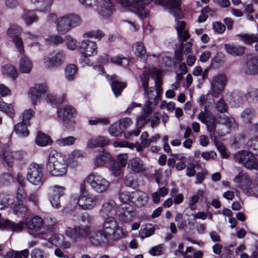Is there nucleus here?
Returning a JSON list of instances; mask_svg holds the SVG:
<instances>
[{
  "mask_svg": "<svg viewBox=\"0 0 258 258\" xmlns=\"http://www.w3.org/2000/svg\"><path fill=\"white\" fill-rule=\"evenodd\" d=\"M198 118L203 123L215 122L214 116L209 111H201L198 115Z\"/></svg>",
  "mask_w": 258,
  "mask_h": 258,
  "instance_id": "nucleus-44",
  "label": "nucleus"
},
{
  "mask_svg": "<svg viewBox=\"0 0 258 258\" xmlns=\"http://www.w3.org/2000/svg\"><path fill=\"white\" fill-rule=\"evenodd\" d=\"M42 171V165L34 163L31 164L27 169V179L32 184L41 185L44 181Z\"/></svg>",
  "mask_w": 258,
  "mask_h": 258,
  "instance_id": "nucleus-5",
  "label": "nucleus"
},
{
  "mask_svg": "<svg viewBox=\"0 0 258 258\" xmlns=\"http://www.w3.org/2000/svg\"><path fill=\"white\" fill-rule=\"evenodd\" d=\"M19 63V69L23 74L30 73L33 69V64L32 60L26 55L22 54Z\"/></svg>",
  "mask_w": 258,
  "mask_h": 258,
  "instance_id": "nucleus-23",
  "label": "nucleus"
},
{
  "mask_svg": "<svg viewBox=\"0 0 258 258\" xmlns=\"http://www.w3.org/2000/svg\"><path fill=\"white\" fill-rule=\"evenodd\" d=\"M127 235V232H124L123 231V229L121 227L118 226V225H116V227H115V230H114V232L112 234V235H111L109 237H111L113 238L114 239H118L120 238H122L125 236H126Z\"/></svg>",
  "mask_w": 258,
  "mask_h": 258,
  "instance_id": "nucleus-57",
  "label": "nucleus"
},
{
  "mask_svg": "<svg viewBox=\"0 0 258 258\" xmlns=\"http://www.w3.org/2000/svg\"><path fill=\"white\" fill-rule=\"evenodd\" d=\"M122 211L119 214L120 221L127 223L130 222L135 217L136 212L132 206L124 207L121 209Z\"/></svg>",
  "mask_w": 258,
  "mask_h": 258,
  "instance_id": "nucleus-26",
  "label": "nucleus"
},
{
  "mask_svg": "<svg viewBox=\"0 0 258 258\" xmlns=\"http://www.w3.org/2000/svg\"><path fill=\"white\" fill-rule=\"evenodd\" d=\"M109 134L113 137H118L122 133V131L117 122L111 125L108 130Z\"/></svg>",
  "mask_w": 258,
  "mask_h": 258,
  "instance_id": "nucleus-54",
  "label": "nucleus"
},
{
  "mask_svg": "<svg viewBox=\"0 0 258 258\" xmlns=\"http://www.w3.org/2000/svg\"><path fill=\"white\" fill-rule=\"evenodd\" d=\"M79 50L82 54L92 56L97 52L96 43L89 40H85L80 43Z\"/></svg>",
  "mask_w": 258,
  "mask_h": 258,
  "instance_id": "nucleus-15",
  "label": "nucleus"
},
{
  "mask_svg": "<svg viewBox=\"0 0 258 258\" xmlns=\"http://www.w3.org/2000/svg\"><path fill=\"white\" fill-rule=\"evenodd\" d=\"M112 90L115 96L118 97L121 94L123 89L126 87L124 83L119 82L116 77L111 78V82L110 83Z\"/></svg>",
  "mask_w": 258,
  "mask_h": 258,
  "instance_id": "nucleus-33",
  "label": "nucleus"
},
{
  "mask_svg": "<svg viewBox=\"0 0 258 258\" xmlns=\"http://www.w3.org/2000/svg\"><path fill=\"white\" fill-rule=\"evenodd\" d=\"M104 36V33L100 30H92L84 34V36L86 37H94L98 39H100Z\"/></svg>",
  "mask_w": 258,
  "mask_h": 258,
  "instance_id": "nucleus-58",
  "label": "nucleus"
},
{
  "mask_svg": "<svg viewBox=\"0 0 258 258\" xmlns=\"http://www.w3.org/2000/svg\"><path fill=\"white\" fill-rule=\"evenodd\" d=\"M78 71L77 67L74 64L68 65L65 69V76L68 80L74 79Z\"/></svg>",
  "mask_w": 258,
  "mask_h": 258,
  "instance_id": "nucleus-46",
  "label": "nucleus"
},
{
  "mask_svg": "<svg viewBox=\"0 0 258 258\" xmlns=\"http://www.w3.org/2000/svg\"><path fill=\"white\" fill-rule=\"evenodd\" d=\"M220 120L221 123L225 124L229 129H235L237 127V124L234 119L231 117H228L225 115L220 116Z\"/></svg>",
  "mask_w": 258,
  "mask_h": 258,
  "instance_id": "nucleus-43",
  "label": "nucleus"
},
{
  "mask_svg": "<svg viewBox=\"0 0 258 258\" xmlns=\"http://www.w3.org/2000/svg\"><path fill=\"white\" fill-rule=\"evenodd\" d=\"M185 26L186 23L184 21H177L176 28L180 42L185 41L189 37L188 31L185 30Z\"/></svg>",
  "mask_w": 258,
  "mask_h": 258,
  "instance_id": "nucleus-28",
  "label": "nucleus"
},
{
  "mask_svg": "<svg viewBox=\"0 0 258 258\" xmlns=\"http://www.w3.org/2000/svg\"><path fill=\"white\" fill-rule=\"evenodd\" d=\"M119 199L120 201L124 204H127L129 202L132 203V192H121L119 195Z\"/></svg>",
  "mask_w": 258,
  "mask_h": 258,
  "instance_id": "nucleus-55",
  "label": "nucleus"
},
{
  "mask_svg": "<svg viewBox=\"0 0 258 258\" xmlns=\"http://www.w3.org/2000/svg\"><path fill=\"white\" fill-rule=\"evenodd\" d=\"M91 233L90 226L81 224L75 226L73 228L68 227L65 232L68 237L75 241L78 239H87L89 238Z\"/></svg>",
  "mask_w": 258,
  "mask_h": 258,
  "instance_id": "nucleus-4",
  "label": "nucleus"
},
{
  "mask_svg": "<svg viewBox=\"0 0 258 258\" xmlns=\"http://www.w3.org/2000/svg\"><path fill=\"white\" fill-rule=\"evenodd\" d=\"M164 245L163 244L154 246L151 248L149 253L153 256H158L162 254L163 253V248Z\"/></svg>",
  "mask_w": 258,
  "mask_h": 258,
  "instance_id": "nucleus-59",
  "label": "nucleus"
},
{
  "mask_svg": "<svg viewBox=\"0 0 258 258\" xmlns=\"http://www.w3.org/2000/svg\"><path fill=\"white\" fill-rule=\"evenodd\" d=\"M114 7L110 0H102L99 13L103 17L107 18L111 16Z\"/></svg>",
  "mask_w": 258,
  "mask_h": 258,
  "instance_id": "nucleus-27",
  "label": "nucleus"
},
{
  "mask_svg": "<svg viewBox=\"0 0 258 258\" xmlns=\"http://www.w3.org/2000/svg\"><path fill=\"white\" fill-rule=\"evenodd\" d=\"M28 124H26L23 122L18 123L15 126V131L17 135L20 137H27L29 135V131L27 129Z\"/></svg>",
  "mask_w": 258,
  "mask_h": 258,
  "instance_id": "nucleus-41",
  "label": "nucleus"
},
{
  "mask_svg": "<svg viewBox=\"0 0 258 258\" xmlns=\"http://www.w3.org/2000/svg\"><path fill=\"white\" fill-rule=\"evenodd\" d=\"M148 199L146 194L142 191L132 192V203L137 207L146 205L148 202Z\"/></svg>",
  "mask_w": 258,
  "mask_h": 258,
  "instance_id": "nucleus-24",
  "label": "nucleus"
},
{
  "mask_svg": "<svg viewBox=\"0 0 258 258\" xmlns=\"http://www.w3.org/2000/svg\"><path fill=\"white\" fill-rule=\"evenodd\" d=\"M34 111L32 109H29L25 110L22 114V121L26 124L30 125L29 121L33 116Z\"/></svg>",
  "mask_w": 258,
  "mask_h": 258,
  "instance_id": "nucleus-60",
  "label": "nucleus"
},
{
  "mask_svg": "<svg viewBox=\"0 0 258 258\" xmlns=\"http://www.w3.org/2000/svg\"><path fill=\"white\" fill-rule=\"evenodd\" d=\"M142 82V86L144 91L145 96L148 99L147 102L148 105L154 104V89L152 87L149 88L148 86V76L146 72L144 74V76L140 77Z\"/></svg>",
  "mask_w": 258,
  "mask_h": 258,
  "instance_id": "nucleus-17",
  "label": "nucleus"
},
{
  "mask_svg": "<svg viewBox=\"0 0 258 258\" xmlns=\"http://www.w3.org/2000/svg\"><path fill=\"white\" fill-rule=\"evenodd\" d=\"M133 50L135 54L142 60L145 61L147 59L146 49L142 42H136L133 46Z\"/></svg>",
  "mask_w": 258,
  "mask_h": 258,
  "instance_id": "nucleus-32",
  "label": "nucleus"
},
{
  "mask_svg": "<svg viewBox=\"0 0 258 258\" xmlns=\"http://www.w3.org/2000/svg\"><path fill=\"white\" fill-rule=\"evenodd\" d=\"M247 146L250 150L258 151V136L249 139Z\"/></svg>",
  "mask_w": 258,
  "mask_h": 258,
  "instance_id": "nucleus-62",
  "label": "nucleus"
},
{
  "mask_svg": "<svg viewBox=\"0 0 258 258\" xmlns=\"http://www.w3.org/2000/svg\"><path fill=\"white\" fill-rule=\"evenodd\" d=\"M123 8L131 11L137 10L138 13L146 17L147 13L145 10V6L148 4L150 0H116Z\"/></svg>",
  "mask_w": 258,
  "mask_h": 258,
  "instance_id": "nucleus-6",
  "label": "nucleus"
},
{
  "mask_svg": "<svg viewBox=\"0 0 258 258\" xmlns=\"http://www.w3.org/2000/svg\"><path fill=\"white\" fill-rule=\"evenodd\" d=\"M110 155L107 152L103 151L96 158L95 165L96 166L103 165L106 162L110 160Z\"/></svg>",
  "mask_w": 258,
  "mask_h": 258,
  "instance_id": "nucleus-39",
  "label": "nucleus"
},
{
  "mask_svg": "<svg viewBox=\"0 0 258 258\" xmlns=\"http://www.w3.org/2000/svg\"><path fill=\"white\" fill-rule=\"evenodd\" d=\"M108 236L101 230L95 231L90 235L89 240L94 245H100L106 242Z\"/></svg>",
  "mask_w": 258,
  "mask_h": 258,
  "instance_id": "nucleus-20",
  "label": "nucleus"
},
{
  "mask_svg": "<svg viewBox=\"0 0 258 258\" xmlns=\"http://www.w3.org/2000/svg\"><path fill=\"white\" fill-rule=\"evenodd\" d=\"M64 187L57 185L50 188L48 194L49 201L53 208H60V198L64 195Z\"/></svg>",
  "mask_w": 258,
  "mask_h": 258,
  "instance_id": "nucleus-10",
  "label": "nucleus"
},
{
  "mask_svg": "<svg viewBox=\"0 0 258 258\" xmlns=\"http://www.w3.org/2000/svg\"><path fill=\"white\" fill-rule=\"evenodd\" d=\"M19 223H22L24 225L23 228L21 231L25 227L30 230L38 231L42 227L43 221L40 217L35 216L29 221L20 222Z\"/></svg>",
  "mask_w": 258,
  "mask_h": 258,
  "instance_id": "nucleus-18",
  "label": "nucleus"
},
{
  "mask_svg": "<svg viewBox=\"0 0 258 258\" xmlns=\"http://www.w3.org/2000/svg\"><path fill=\"white\" fill-rule=\"evenodd\" d=\"M246 99L250 103H258V89L254 88H249L245 94Z\"/></svg>",
  "mask_w": 258,
  "mask_h": 258,
  "instance_id": "nucleus-38",
  "label": "nucleus"
},
{
  "mask_svg": "<svg viewBox=\"0 0 258 258\" xmlns=\"http://www.w3.org/2000/svg\"><path fill=\"white\" fill-rule=\"evenodd\" d=\"M99 203L98 198L89 194L81 195L77 200V204L83 210L93 209Z\"/></svg>",
  "mask_w": 258,
  "mask_h": 258,
  "instance_id": "nucleus-11",
  "label": "nucleus"
},
{
  "mask_svg": "<svg viewBox=\"0 0 258 258\" xmlns=\"http://www.w3.org/2000/svg\"><path fill=\"white\" fill-rule=\"evenodd\" d=\"M181 0H169L167 2L169 12L173 14L175 19H181L183 17L181 10L179 8Z\"/></svg>",
  "mask_w": 258,
  "mask_h": 258,
  "instance_id": "nucleus-22",
  "label": "nucleus"
},
{
  "mask_svg": "<svg viewBox=\"0 0 258 258\" xmlns=\"http://www.w3.org/2000/svg\"><path fill=\"white\" fill-rule=\"evenodd\" d=\"M224 47L228 54L234 56L242 55L245 51V47L241 45L225 44Z\"/></svg>",
  "mask_w": 258,
  "mask_h": 258,
  "instance_id": "nucleus-31",
  "label": "nucleus"
},
{
  "mask_svg": "<svg viewBox=\"0 0 258 258\" xmlns=\"http://www.w3.org/2000/svg\"><path fill=\"white\" fill-rule=\"evenodd\" d=\"M35 142L38 146L44 147L49 145L51 143V141L49 136L39 132H38Z\"/></svg>",
  "mask_w": 258,
  "mask_h": 258,
  "instance_id": "nucleus-37",
  "label": "nucleus"
},
{
  "mask_svg": "<svg viewBox=\"0 0 258 258\" xmlns=\"http://www.w3.org/2000/svg\"><path fill=\"white\" fill-rule=\"evenodd\" d=\"M18 182L19 186L17 189V199L19 201H22L26 198V193L24 190L25 181L24 179L18 177Z\"/></svg>",
  "mask_w": 258,
  "mask_h": 258,
  "instance_id": "nucleus-42",
  "label": "nucleus"
},
{
  "mask_svg": "<svg viewBox=\"0 0 258 258\" xmlns=\"http://www.w3.org/2000/svg\"><path fill=\"white\" fill-rule=\"evenodd\" d=\"M236 161L241 163L247 168L258 170V162L256 158L251 152L243 150L239 151L234 155Z\"/></svg>",
  "mask_w": 258,
  "mask_h": 258,
  "instance_id": "nucleus-7",
  "label": "nucleus"
},
{
  "mask_svg": "<svg viewBox=\"0 0 258 258\" xmlns=\"http://www.w3.org/2000/svg\"><path fill=\"white\" fill-rule=\"evenodd\" d=\"M234 181L239 184V186L241 188H247L250 184V180L247 174L241 171L235 176Z\"/></svg>",
  "mask_w": 258,
  "mask_h": 258,
  "instance_id": "nucleus-30",
  "label": "nucleus"
},
{
  "mask_svg": "<svg viewBox=\"0 0 258 258\" xmlns=\"http://www.w3.org/2000/svg\"><path fill=\"white\" fill-rule=\"evenodd\" d=\"M65 58L66 55L63 51H54L45 56L43 61L46 68H54L61 65Z\"/></svg>",
  "mask_w": 258,
  "mask_h": 258,
  "instance_id": "nucleus-8",
  "label": "nucleus"
},
{
  "mask_svg": "<svg viewBox=\"0 0 258 258\" xmlns=\"http://www.w3.org/2000/svg\"><path fill=\"white\" fill-rule=\"evenodd\" d=\"M116 208L115 202L112 200H109L102 205L99 211L100 216L102 218L107 217V216L111 214Z\"/></svg>",
  "mask_w": 258,
  "mask_h": 258,
  "instance_id": "nucleus-25",
  "label": "nucleus"
},
{
  "mask_svg": "<svg viewBox=\"0 0 258 258\" xmlns=\"http://www.w3.org/2000/svg\"><path fill=\"white\" fill-rule=\"evenodd\" d=\"M104 218L102 231L108 236L112 235L117 224L116 220L113 217H107Z\"/></svg>",
  "mask_w": 258,
  "mask_h": 258,
  "instance_id": "nucleus-19",
  "label": "nucleus"
},
{
  "mask_svg": "<svg viewBox=\"0 0 258 258\" xmlns=\"http://www.w3.org/2000/svg\"><path fill=\"white\" fill-rule=\"evenodd\" d=\"M86 156V153L82 150H74L69 155L68 159L70 164L75 166L77 164L76 161L78 159L83 158Z\"/></svg>",
  "mask_w": 258,
  "mask_h": 258,
  "instance_id": "nucleus-40",
  "label": "nucleus"
},
{
  "mask_svg": "<svg viewBox=\"0 0 258 258\" xmlns=\"http://www.w3.org/2000/svg\"><path fill=\"white\" fill-rule=\"evenodd\" d=\"M85 181L90 184L92 189L98 194L107 192L110 187L109 182L100 175L91 173L85 178Z\"/></svg>",
  "mask_w": 258,
  "mask_h": 258,
  "instance_id": "nucleus-2",
  "label": "nucleus"
},
{
  "mask_svg": "<svg viewBox=\"0 0 258 258\" xmlns=\"http://www.w3.org/2000/svg\"><path fill=\"white\" fill-rule=\"evenodd\" d=\"M0 110L5 112L10 116L14 113V109L11 104H7L4 102L0 97Z\"/></svg>",
  "mask_w": 258,
  "mask_h": 258,
  "instance_id": "nucleus-52",
  "label": "nucleus"
},
{
  "mask_svg": "<svg viewBox=\"0 0 258 258\" xmlns=\"http://www.w3.org/2000/svg\"><path fill=\"white\" fill-rule=\"evenodd\" d=\"M237 36L239 37L240 41L246 44L258 42V36L254 34H238Z\"/></svg>",
  "mask_w": 258,
  "mask_h": 258,
  "instance_id": "nucleus-34",
  "label": "nucleus"
},
{
  "mask_svg": "<svg viewBox=\"0 0 258 258\" xmlns=\"http://www.w3.org/2000/svg\"><path fill=\"white\" fill-rule=\"evenodd\" d=\"M127 167L131 171L135 173H143L147 170L146 164L138 157L132 158L128 160Z\"/></svg>",
  "mask_w": 258,
  "mask_h": 258,
  "instance_id": "nucleus-16",
  "label": "nucleus"
},
{
  "mask_svg": "<svg viewBox=\"0 0 258 258\" xmlns=\"http://www.w3.org/2000/svg\"><path fill=\"white\" fill-rule=\"evenodd\" d=\"M3 73L4 75L15 80L18 77V71L15 67L7 64L3 68Z\"/></svg>",
  "mask_w": 258,
  "mask_h": 258,
  "instance_id": "nucleus-36",
  "label": "nucleus"
},
{
  "mask_svg": "<svg viewBox=\"0 0 258 258\" xmlns=\"http://www.w3.org/2000/svg\"><path fill=\"white\" fill-rule=\"evenodd\" d=\"M225 28V26L220 22H216L213 24V29L217 34L223 33Z\"/></svg>",
  "mask_w": 258,
  "mask_h": 258,
  "instance_id": "nucleus-64",
  "label": "nucleus"
},
{
  "mask_svg": "<svg viewBox=\"0 0 258 258\" xmlns=\"http://www.w3.org/2000/svg\"><path fill=\"white\" fill-rule=\"evenodd\" d=\"M64 239L63 235L55 234L49 238L48 241L56 246L62 247L63 249H67L71 246V243L65 241Z\"/></svg>",
  "mask_w": 258,
  "mask_h": 258,
  "instance_id": "nucleus-21",
  "label": "nucleus"
},
{
  "mask_svg": "<svg viewBox=\"0 0 258 258\" xmlns=\"http://www.w3.org/2000/svg\"><path fill=\"white\" fill-rule=\"evenodd\" d=\"M146 72L148 76V80L149 79L150 76L155 80V86H161L162 81L160 78L162 72L160 70H158L155 68H150L148 69H146L144 71L143 76L144 74Z\"/></svg>",
  "mask_w": 258,
  "mask_h": 258,
  "instance_id": "nucleus-29",
  "label": "nucleus"
},
{
  "mask_svg": "<svg viewBox=\"0 0 258 258\" xmlns=\"http://www.w3.org/2000/svg\"><path fill=\"white\" fill-rule=\"evenodd\" d=\"M246 61L243 68V71L248 75L258 74V56L254 54L246 55Z\"/></svg>",
  "mask_w": 258,
  "mask_h": 258,
  "instance_id": "nucleus-12",
  "label": "nucleus"
},
{
  "mask_svg": "<svg viewBox=\"0 0 258 258\" xmlns=\"http://www.w3.org/2000/svg\"><path fill=\"white\" fill-rule=\"evenodd\" d=\"M76 110L73 107L65 105L57 110L58 117L63 121L64 125L68 126L69 123L72 121L71 118L74 116Z\"/></svg>",
  "mask_w": 258,
  "mask_h": 258,
  "instance_id": "nucleus-14",
  "label": "nucleus"
},
{
  "mask_svg": "<svg viewBox=\"0 0 258 258\" xmlns=\"http://www.w3.org/2000/svg\"><path fill=\"white\" fill-rule=\"evenodd\" d=\"M81 18L75 14L66 15L55 21L57 30L61 33H66L73 27H76L81 23Z\"/></svg>",
  "mask_w": 258,
  "mask_h": 258,
  "instance_id": "nucleus-3",
  "label": "nucleus"
},
{
  "mask_svg": "<svg viewBox=\"0 0 258 258\" xmlns=\"http://www.w3.org/2000/svg\"><path fill=\"white\" fill-rule=\"evenodd\" d=\"M3 158L9 167H12L15 163L14 151L10 148L3 150Z\"/></svg>",
  "mask_w": 258,
  "mask_h": 258,
  "instance_id": "nucleus-35",
  "label": "nucleus"
},
{
  "mask_svg": "<svg viewBox=\"0 0 258 258\" xmlns=\"http://www.w3.org/2000/svg\"><path fill=\"white\" fill-rule=\"evenodd\" d=\"M225 75L219 74L213 77L211 82L212 95L218 97L223 92L226 83Z\"/></svg>",
  "mask_w": 258,
  "mask_h": 258,
  "instance_id": "nucleus-9",
  "label": "nucleus"
},
{
  "mask_svg": "<svg viewBox=\"0 0 258 258\" xmlns=\"http://www.w3.org/2000/svg\"><path fill=\"white\" fill-rule=\"evenodd\" d=\"M12 39L18 52L21 54H24L25 50L22 39L19 36L13 37Z\"/></svg>",
  "mask_w": 258,
  "mask_h": 258,
  "instance_id": "nucleus-51",
  "label": "nucleus"
},
{
  "mask_svg": "<svg viewBox=\"0 0 258 258\" xmlns=\"http://www.w3.org/2000/svg\"><path fill=\"white\" fill-rule=\"evenodd\" d=\"M22 32L21 28L16 25L12 26L8 31V34L10 37H18V35Z\"/></svg>",
  "mask_w": 258,
  "mask_h": 258,
  "instance_id": "nucleus-56",
  "label": "nucleus"
},
{
  "mask_svg": "<svg viewBox=\"0 0 258 258\" xmlns=\"http://www.w3.org/2000/svg\"><path fill=\"white\" fill-rule=\"evenodd\" d=\"M155 228L152 224H147L145 227L141 230L140 234L142 238L148 237L154 233Z\"/></svg>",
  "mask_w": 258,
  "mask_h": 258,
  "instance_id": "nucleus-49",
  "label": "nucleus"
},
{
  "mask_svg": "<svg viewBox=\"0 0 258 258\" xmlns=\"http://www.w3.org/2000/svg\"><path fill=\"white\" fill-rule=\"evenodd\" d=\"M23 18L27 25H31L33 22L37 20V16L31 11H26L23 16Z\"/></svg>",
  "mask_w": 258,
  "mask_h": 258,
  "instance_id": "nucleus-50",
  "label": "nucleus"
},
{
  "mask_svg": "<svg viewBox=\"0 0 258 258\" xmlns=\"http://www.w3.org/2000/svg\"><path fill=\"white\" fill-rule=\"evenodd\" d=\"M13 209L15 214L19 216L23 217L29 213V209L21 203L15 205Z\"/></svg>",
  "mask_w": 258,
  "mask_h": 258,
  "instance_id": "nucleus-45",
  "label": "nucleus"
},
{
  "mask_svg": "<svg viewBox=\"0 0 258 258\" xmlns=\"http://www.w3.org/2000/svg\"><path fill=\"white\" fill-rule=\"evenodd\" d=\"M76 141V138L73 136H69L66 138H63L57 140L56 141V143L58 146L63 147L73 145L74 144Z\"/></svg>",
  "mask_w": 258,
  "mask_h": 258,
  "instance_id": "nucleus-47",
  "label": "nucleus"
},
{
  "mask_svg": "<svg viewBox=\"0 0 258 258\" xmlns=\"http://www.w3.org/2000/svg\"><path fill=\"white\" fill-rule=\"evenodd\" d=\"M113 146L115 147L124 148L126 147L130 149H134L135 148L134 144L130 143L127 141H115L113 143Z\"/></svg>",
  "mask_w": 258,
  "mask_h": 258,
  "instance_id": "nucleus-61",
  "label": "nucleus"
},
{
  "mask_svg": "<svg viewBox=\"0 0 258 258\" xmlns=\"http://www.w3.org/2000/svg\"><path fill=\"white\" fill-rule=\"evenodd\" d=\"M31 258H47L45 252L39 248H35L33 249L31 253Z\"/></svg>",
  "mask_w": 258,
  "mask_h": 258,
  "instance_id": "nucleus-63",
  "label": "nucleus"
},
{
  "mask_svg": "<svg viewBox=\"0 0 258 258\" xmlns=\"http://www.w3.org/2000/svg\"><path fill=\"white\" fill-rule=\"evenodd\" d=\"M47 86L45 84H35L29 90V96L33 105L39 102L42 96L46 93Z\"/></svg>",
  "mask_w": 258,
  "mask_h": 258,
  "instance_id": "nucleus-13",
  "label": "nucleus"
},
{
  "mask_svg": "<svg viewBox=\"0 0 258 258\" xmlns=\"http://www.w3.org/2000/svg\"><path fill=\"white\" fill-rule=\"evenodd\" d=\"M66 98V95H63L61 97H57L53 94H49L47 95L46 101L51 104H56L63 102Z\"/></svg>",
  "mask_w": 258,
  "mask_h": 258,
  "instance_id": "nucleus-53",
  "label": "nucleus"
},
{
  "mask_svg": "<svg viewBox=\"0 0 258 258\" xmlns=\"http://www.w3.org/2000/svg\"><path fill=\"white\" fill-rule=\"evenodd\" d=\"M254 115V111L251 108H246L241 114V117L245 123H249Z\"/></svg>",
  "mask_w": 258,
  "mask_h": 258,
  "instance_id": "nucleus-48",
  "label": "nucleus"
},
{
  "mask_svg": "<svg viewBox=\"0 0 258 258\" xmlns=\"http://www.w3.org/2000/svg\"><path fill=\"white\" fill-rule=\"evenodd\" d=\"M47 168L54 176H62L67 172V164L62 156L55 150L51 151L48 157Z\"/></svg>",
  "mask_w": 258,
  "mask_h": 258,
  "instance_id": "nucleus-1",
  "label": "nucleus"
}]
</instances>
